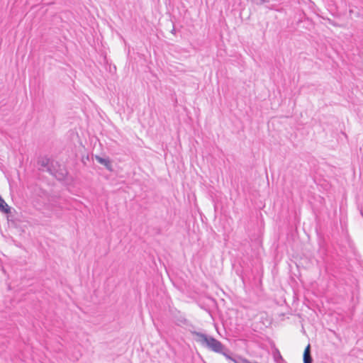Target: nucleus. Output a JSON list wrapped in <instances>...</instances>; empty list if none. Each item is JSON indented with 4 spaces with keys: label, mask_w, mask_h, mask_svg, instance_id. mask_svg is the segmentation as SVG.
<instances>
[{
    "label": "nucleus",
    "mask_w": 363,
    "mask_h": 363,
    "mask_svg": "<svg viewBox=\"0 0 363 363\" xmlns=\"http://www.w3.org/2000/svg\"><path fill=\"white\" fill-rule=\"evenodd\" d=\"M191 333L196 337L195 340L200 343L203 347L216 353L223 352L225 346L221 342L213 337L208 336L206 334L196 331H193Z\"/></svg>",
    "instance_id": "1"
},
{
    "label": "nucleus",
    "mask_w": 363,
    "mask_h": 363,
    "mask_svg": "<svg viewBox=\"0 0 363 363\" xmlns=\"http://www.w3.org/2000/svg\"><path fill=\"white\" fill-rule=\"evenodd\" d=\"M68 171L67 168L63 165L58 166L57 170L55 172V178L58 181H65L68 176Z\"/></svg>",
    "instance_id": "2"
},
{
    "label": "nucleus",
    "mask_w": 363,
    "mask_h": 363,
    "mask_svg": "<svg viewBox=\"0 0 363 363\" xmlns=\"http://www.w3.org/2000/svg\"><path fill=\"white\" fill-rule=\"evenodd\" d=\"M95 159L99 164L104 165L106 168V169H108L110 172L113 171L112 163L108 157L104 158L99 155H96Z\"/></svg>",
    "instance_id": "3"
},
{
    "label": "nucleus",
    "mask_w": 363,
    "mask_h": 363,
    "mask_svg": "<svg viewBox=\"0 0 363 363\" xmlns=\"http://www.w3.org/2000/svg\"><path fill=\"white\" fill-rule=\"evenodd\" d=\"M60 164L57 162H52L50 167L46 169L51 175L55 177V172H57L58 166Z\"/></svg>",
    "instance_id": "4"
},
{
    "label": "nucleus",
    "mask_w": 363,
    "mask_h": 363,
    "mask_svg": "<svg viewBox=\"0 0 363 363\" xmlns=\"http://www.w3.org/2000/svg\"><path fill=\"white\" fill-rule=\"evenodd\" d=\"M0 211L6 214L11 212V208L4 199H1L0 201Z\"/></svg>",
    "instance_id": "5"
},
{
    "label": "nucleus",
    "mask_w": 363,
    "mask_h": 363,
    "mask_svg": "<svg viewBox=\"0 0 363 363\" xmlns=\"http://www.w3.org/2000/svg\"><path fill=\"white\" fill-rule=\"evenodd\" d=\"M53 162L50 158L48 157H43L42 160L39 162L40 165L43 167H45L46 169L50 167L51 162Z\"/></svg>",
    "instance_id": "6"
},
{
    "label": "nucleus",
    "mask_w": 363,
    "mask_h": 363,
    "mask_svg": "<svg viewBox=\"0 0 363 363\" xmlns=\"http://www.w3.org/2000/svg\"><path fill=\"white\" fill-rule=\"evenodd\" d=\"M220 354H222L224 357H225L226 359L231 360L233 362H234V360L235 359L230 355V354H231L230 351L228 349H227L225 347H224L223 352H220Z\"/></svg>",
    "instance_id": "7"
},
{
    "label": "nucleus",
    "mask_w": 363,
    "mask_h": 363,
    "mask_svg": "<svg viewBox=\"0 0 363 363\" xmlns=\"http://www.w3.org/2000/svg\"><path fill=\"white\" fill-rule=\"evenodd\" d=\"M270 0H251V1L257 6H262L269 3Z\"/></svg>",
    "instance_id": "8"
},
{
    "label": "nucleus",
    "mask_w": 363,
    "mask_h": 363,
    "mask_svg": "<svg viewBox=\"0 0 363 363\" xmlns=\"http://www.w3.org/2000/svg\"><path fill=\"white\" fill-rule=\"evenodd\" d=\"M313 359L311 354H303V363H312Z\"/></svg>",
    "instance_id": "9"
},
{
    "label": "nucleus",
    "mask_w": 363,
    "mask_h": 363,
    "mask_svg": "<svg viewBox=\"0 0 363 363\" xmlns=\"http://www.w3.org/2000/svg\"><path fill=\"white\" fill-rule=\"evenodd\" d=\"M234 362L235 363H250L251 362H250L249 360H247V359H244V358H241V357H239L238 359H235L234 360Z\"/></svg>",
    "instance_id": "10"
},
{
    "label": "nucleus",
    "mask_w": 363,
    "mask_h": 363,
    "mask_svg": "<svg viewBox=\"0 0 363 363\" xmlns=\"http://www.w3.org/2000/svg\"><path fill=\"white\" fill-rule=\"evenodd\" d=\"M303 354H311V346L308 345V346L305 348Z\"/></svg>",
    "instance_id": "11"
},
{
    "label": "nucleus",
    "mask_w": 363,
    "mask_h": 363,
    "mask_svg": "<svg viewBox=\"0 0 363 363\" xmlns=\"http://www.w3.org/2000/svg\"><path fill=\"white\" fill-rule=\"evenodd\" d=\"M277 353H278L277 358H279V359H282V357H281V355L280 354V353H279V351L277 352Z\"/></svg>",
    "instance_id": "12"
},
{
    "label": "nucleus",
    "mask_w": 363,
    "mask_h": 363,
    "mask_svg": "<svg viewBox=\"0 0 363 363\" xmlns=\"http://www.w3.org/2000/svg\"><path fill=\"white\" fill-rule=\"evenodd\" d=\"M277 353H278L277 358H279V359H282V357H281V355L280 354V353H279V351L277 352Z\"/></svg>",
    "instance_id": "13"
},
{
    "label": "nucleus",
    "mask_w": 363,
    "mask_h": 363,
    "mask_svg": "<svg viewBox=\"0 0 363 363\" xmlns=\"http://www.w3.org/2000/svg\"><path fill=\"white\" fill-rule=\"evenodd\" d=\"M250 363H257V362H250Z\"/></svg>",
    "instance_id": "14"
}]
</instances>
